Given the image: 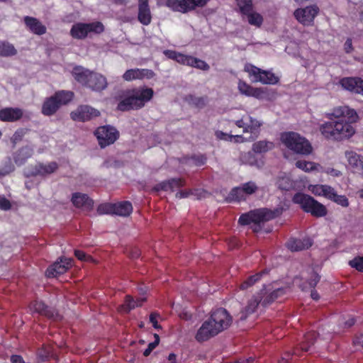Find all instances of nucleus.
Masks as SVG:
<instances>
[{
    "label": "nucleus",
    "instance_id": "obj_1",
    "mask_svg": "<svg viewBox=\"0 0 363 363\" xmlns=\"http://www.w3.org/2000/svg\"><path fill=\"white\" fill-rule=\"evenodd\" d=\"M329 115L334 118H330V121L320 127V131L325 138L342 140L354 134L355 129L352 123H356L359 116L354 109L346 106H339L335 108Z\"/></svg>",
    "mask_w": 363,
    "mask_h": 363
},
{
    "label": "nucleus",
    "instance_id": "obj_2",
    "mask_svg": "<svg viewBox=\"0 0 363 363\" xmlns=\"http://www.w3.org/2000/svg\"><path fill=\"white\" fill-rule=\"evenodd\" d=\"M233 320V316L226 309H215L211 311L209 318L201 324L195 338L199 342L207 341L230 328Z\"/></svg>",
    "mask_w": 363,
    "mask_h": 363
},
{
    "label": "nucleus",
    "instance_id": "obj_3",
    "mask_svg": "<svg viewBox=\"0 0 363 363\" xmlns=\"http://www.w3.org/2000/svg\"><path fill=\"white\" fill-rule=\"evenodd\" d=\"M282 213V208H275L270 210L268 208H259L250 211L248 213L242 214L238 220V223L242 225H250L254 232H259L262 229V225L272 219L279 216Z\"/></svg>",
    "mask_w": 363,
    "mask_h": 363
},
{
    "label": "nucleus",
    "instance_id": "obj_4",
    "mask_svg": "<svg viewBox=\"0 0 363 363\" xmlns=\"http://www.w3.org/2000/svg\"><path fill=\"white\" fill-rule=\"evenodd\" d=\"M153 94V89L151 88L140 87L128 90L117 108L121 111L140 109L152 99Z\"/></svg>",
    "mask_w": 363,
    "mask_h": 363
},
{
    "label": "nucleus",
    "instance_id": "obj_5",
    "mask_svg": "<svg viewBox=\"0 0 363 363\" xmlns=\"http://www.w3.org/2000/svg\"><path fill=\"white\" fill-rule=\"evenodd\" d=\"M281 143L294 152L303 155H308L313 147L308 140L295 132H285L281 134Z\"/></svg>",
    "mask_w": 363,
    "mask_h": 363
},
{
    "label": "nucleus",
    "instance_id": "obj_6",
    "mask_svg": "<svg viewBox=\"0 0 363 363\" xmlns=\"http://www.w3.org/2000/svg\"><path fill=\"white\" fill-rule=\"evenodd\" d=\"M73 96V92L69 91L62 90L55 92L52 96L45 99L42 106V113L46 116L54 115L62 106L72 101Z\"/></svg>",
    "mask_w": 363,
    "mask_h": 363
},
{
    "label": "nucleus",
    "instance_id": "obj_7",
    "mask_svg": "<svg viewBox=\"0 0 363 363\" xmlns=\"http://www.w3.org/2000/svg\"><path fill=\"white\" fill-rule=\"evenodd\" d=\"M293 201L299 204L304 211L310 213L315 217H323L328 213L324 205L315 200L312 196L305 194H296L293 197Z\"/></svg>",
    "mask_w": 363,
    "mask_h": 363
},
{
    "label": "nucleus",
    "instance_id": "obj_8",
    "mask_svg": "<svg viewBox=\"0 0 363 363\" xmlns=\"http://www.w3.org/2000/svg\"><path fill=\"white\" fill-rule=\"evenodd\" d=\"M235 123L238 128L243 129V133H250V140H255L259 136L260 128L262 125V122L250 115L243 116L241 119L236 121Z\"/></svg>",
    "mask_w": 363,
    "mask_h": 363
},
{
    "label": "nucleus",
    "instance_id": "obj_9",
    "mask_svg": "<svg viewBox=\"0 0 363 363\" xmlns=\"http://www.w3.org/2000/svg\"><path fill=\"white\" fill-rule=\"evenodd\" d=\"M245 71L248 72L250 76L254 77V82H261L265 84H275L278 82L279 78L273 73L252 65H247L245 67Z\"/></svg>",
    "mask_w": 363,
    "mask_h": 363
},
{
    "label": "nucleus",
    "instance_id": "obj_10",
    "mask_svg": "<svg viewBox=\"0 0 363 363\" xmlns=\"http://www.w3.org/2000/svg\"><path fill=\"white\" fill-rule=\"evenodd\" d=\"M99 144L101 147H105L113 144L118 138L119 133L116 128L109 125L98 128L95 131Z\"/></svg>",
    "mask_w": 363,
    "mask_h": 363
},
{
    "label": "nucleus",
    "instance_id": "obj_11",
    "mask_svg": "<svg viewBox=\"0 0 363 363\" xmlns=\"http://www.w3.org/2000/svg\"><path fill=\"white\" fill-rule=\"evenodd\" d=\"M257 190L258 186L254 182H248L233 188L228 197L232 201H244L248 196L255 194Z\"/></svg>",
    "mask_w": 363,
    "mask_h": 363
},
{
    "label": "nucleus",
    "instance_id": "obj_12",
    "mask_svg": "<svg viewBox=\"0 0 363 363\" xmlns=\"http://www.w3.org/2000/svg\"><path fill=\"white\" fill-rule=\"evenodd\" d=\"M318 13L319 8L316 5H312L296 9L294 16L302 25L311 26Z\"/></svg>",
    "mask_w": 363,
    "mask_h": 363
},
{
    "label": "nucleus",
    "instance_id": "obj_13",
    "mask_svg": "<svg viewBox=\"0 0 363 363\" xmlns=\"http://www.w3.org/2000/svg\"><path fill=\"white\" fill-rule=\"evenodd\" d=\"M99 115V111L89 106H80L70 113L72 119L77 121H89Z\"/></svg>",
    "mask_w": 363,
    "mask_h": 363
},
{
    "label": "nucleus",
    "instance_id": "obj_14",
    "mask_svg": "<svg viewBox=\"0 0 363 363\" xmlns=\"http://www.w3.org/2000/svg\"><path fill=\"white\" fill-rule=\"evenodd\" d=\"M30 310L41 315H44L50 319L58 320L61 319L60 315L52 308L47 306L43 302L35 301L30 306Z\"/></svg>",
    "mask_w": 363,
    "mask_h": 363
},
{
    "label": "nucleus",
    "instance_id": "obj_15",
    "mask_svg": "<svg viewBox=\"0 0 363 363\" xmlns=\"http://www.w3.org/2000/svg\"><path fill=\"white\" fill-rule=\"evenodd\" d=\"M155 76L152 70L149 69H130L123 74L124 81L130 82L133 80H143L144 79H150Z\"/></svg>",
    "mask_w": 363,
    "mask_h": 363
},
{
    "label": "nucleus",
    "instance_id": "obj_16",
    "mask_svg": "<svg viewBox=\"0 0 363 363\" xmlns=\"http://www.w3.org/2000/svg\"><path fill=\"white\" fill-rule=\"evenodd\" d=\"M340 84L346 90L363 95V79L359 77H344Z\"/></svg>",
    "mask_w": 363,
    "mask_h": 363
},
{
    "label": "nucleus",
    "instance_id": "obj_17",
    "mask_svg": "<svg viewBox=\"0 0 363 363\" xmlns=\"http://www.w3.org/2000/svg\"><path fill=\"white\" fill-rule=\"evenodd\" d=\"M72 266V259L60 258V262H56L46 270L48 277H54L62 274Z\"/></svg>",
    "mask_w": 363,
    "mask_h": 363
},
{
    "label": "nucleus",
    "instance_id": "obj_18",
    "mask_svg": "<svg viewBox=\"0 0 363 363\" xmlns=\"http://www.w3.org/2000/svg\"><path fill=\"white\" fill-rule=\"evenodd\" d=\"M289 288L287 287H279V288H274L272 287V289H267L264 286L262 290H261V293L264 294V296L263 297V300L262 302V305L264 306H266L270 303H272L273 301H274L277 298L279 297L283 296L285 294L286 290H289Z\"/></svg>",
    "mask_w": 363,
    "mask_h": 363
},
{
    "label": "nucleus",
    "instance_id": "obj_19",
    "mask_svg": "<svg viewBox=\"0 0 363 363\" xmlns=\"http://www.w3.org/2000/svg\"><path fill=\"white\" fill-rule=\"evenodd\" d=\"M23 111L19 108H4L0 110V120L4 122H15L22 118Z\"/></svg>",
    "mask_w": 363,
    "mask_h": 363
},
{
    "label": "nucleus",
    "instance_id": "obj_20",
    "mask_svg": "<svg viewBox=\"0 0 363 363\" xmlns=\"http://www.w3.org/2000/svg\"><path fill=\"white\" fill-rule=\"evenodd\" d=\"M263 297L259 295L253 296L247 301V305L241 310L240 313V320H245L252 313H255L259 303H262Z\"/></svg>",
    "mask_w": 363,
    "mask_h": 363
},
{
    "label": "nucleus",
    "instance_id": "obj_21",
    "mask_svg": "<svg viewBox=\"0 0 363 363\" xmlns=\"http://www.w3.org/2000/svg\"><path fill=\"white\" fill-rule=\"evenodd\" d=\"M138 18L145 26H147L151 23L152 15L148 5V0H139Z\"/></svg>",
    "mask_w": 363,
    "mask_h": 363
},
{
    "label": "nucleus",
    "instance_id": "obj_22",
    "mask_svg": "<svg viewBox=\"0 0 363 363\" xmlns=\"http://www.w3.org/2000/svg\"><path fill=\"white\" fill-rule=\"evenodd\" d=\"M58 169V164L55 162H51L47 164H44L43 163L37 164L34 170L29 173L30 176H43L45 177L52 173H54Z\"/></svg>",
    "mask_w": 363,
    "mask_h": 363
},
{
    "label": "nucleus",
    "instance_id": "obj_23",
    "mask_svg": "<svg viewBox=\"0 0 363 363\" xmlns=\"http://www.w3.org/2000/svg\"><path fill=\"white\" fill-rule=\"evenodd\" d=\"M107 81L105 77L101 74L93 72L91 77L89 78L87 87L93 91H100L107 87Z\"/></svg>",
    "mask_w": 363,
    "mask_h": 363
},
{
    "label": "nucleus",
    "instance_id": "obj_24",
    "mask_svg": "<svg viewBox=\"0 0 363 363\" xmlns=\"http://www.w3.org/2000/svg\"><path fill=\"white\" fill-rule=\"evenodd\" d=\"M72 202L75 207L82 208L86 210H91L94 204L93 200L86 194L79 192L72 194Z\"/></svg>",
    "mask_w": 363,
    "mask_h": 363
},
{
    "label": "nucleus",
    "instance_id": "obj_25",
    "mask_svg": "<svg viewBox=\"0 0 363 363\" xmlns=\"http://www.w3.org/2000/svg\"><path fill=\"white\" fill-rule=\"evenodd\" d=\"M345 155L351 167L363 176V157L352 150L345 151Z\"/></svg>",
    "mask_w": 363,
    "mask_h": 363
},
{
    "label": "nucleus",
    "instance_id": "obj_26",
    "mask_svg": "<svg viewBox=\"0 0 363 363\" xmlns=\"http://www.w3.org/2000/svg\"><path fill=\"white\" fill-rule=\"evenodd\" d=\"M24 23L26 27L34 34L41 35L46 33L47 28L36 18L30 16L24 17Z\"/></svg>",
    "mask_w": 363,
    "mask_h": 363
},
{
    "label": "nucleus",
    "instance_id": "obj_27",
    "mask_svg": "<svg viewBox=\"0 0 363 363\" xmlns=\"http://www.w3.org/2000/svg\"><path fill=\"white\" fill-rule=\"evenodd\" d=\"M287 247L291 251H301L309 248L312 242L310 238L290 239L287 242Z\"/></svg>",
    "mask_w": 363,
    "mask_h": 363
},
{
    "label": "nucleus",
    "instance_id": "obj_28",
    "mask_svg": "<svg viewBox=\"0 0 363 363\" xmlns=\"http://www.w3.org/2000/svg\"><path fill=\"white\" fill-rule=\"evenodd\" d=\"M72 73L78 82L87 86L89 78L91 77V74H93V72L81 66H77L73 69Z\"/></svg>",
    "mask_w": 363,
    "mask_h": 363
},
{
    "label": "nucleus",
    "instance_id": "obj_29",
    "mask_svg": "<svg viewBox=\"0 0 363 363\" xmlns=\"http://www.w3.org/2000/svg\"><path fill=\"white\" fill-rule=\"evenodd\" d=\"M166 6L174 11L184 13L191 11L189 0H167Z\"/></svg>",
    "mask_w": 363,
    "mask_h": 363
},
{
    "label": "nucleus",
    "instance_id": "obj_30",
    "mask_svg": "<svg viewBox=\"0 0 363 363\" xmlns=\"http://www.w3.org/2000/svg\"><path fill=\"white\" fill-rule=\"evenodd\" d=\"M146 297L143 296L135 300L131 296H125V303L121 306V310L125 313H129L136 307L141 306L143 303L146 301Z\"/></svg>",
    "mask_w": 363,
    "mask_h": 363
},
{
    "label": "nucleus",
    "instance_id": "obj_31",
    "mask_svg": "<svg viewBox=\"0 0 363 363\" xmlns=\"http://www.w3.org/2000/svg\"><path fill=\"white\" fill-rule=\"evenodd\" d=\"M70 35L76 39H84L88 36L86 23H77L72 26Z\"/></svg>",
    "mask_w": 363,
    "mask_h": 363
},
{
    "label": "nucleus",
    "instance_id": "obj_32",
    "mask_svg": "<svg viewBox=\"0 0 363 363\" xmlns=\"http://www.w3.org/2000/svg\"><path fill=\"white\" fill-rule=\"evenodd\" d=\"M133 211V206L129 201L114 203V214L120 216H128Z\"/></svg>",
    "mask_w": 363,
    "mask_h": 363
},
{
    "label": "nucleus",
    "instance_id": "obj_33",
    "mask_svg": "<svg viewBox=\"0 0 363 363\" xmlns=\"http://www.w3.org/2000/svg\"><path fill=\"white\" fill-rule=\"evenodd\" d=\"M267 273L268 272L267 270H264L256 274L250 276L240 285V289L241 290H247L250 289L258 282L263 275L267 274Z\"/></svg>",
    "mask_w": 363,
    "mask_h": 363
},
{
    "label": "nucleus",
    "instance_id": "obj_34",
    "mask_svg": "<svg viewBox=\"0 0 363 363\" xmlns=\"http://www.w3.org/2000/svg\"><path fill=\"white\" fill-rule=\"evenodd\" d=\"M33 152V149L28 146L22 147L18 150L14 157L15 162L18 165L23 164L28 158L32 156Z\"/></svg>",
    "mask_w": 363,
    "mask_h": 363
},
{
    "label": "nucleus",
    "instance_id": "obj_35",
    "mask_svg": "<svg viewBox=\"0 0 363 363\" xmlns=\"http://www.w3.org/2000/svg\"><path fill=\"white\" fill-rule=\"evenodd\" d=\"M318 337V334L311 331L304 336V340L301 344V349L304 352L310 351L311 347L314 345Z\"/></svg>",
    "mask_w": 363,
    "mask_h": 363
},
{
    "label": "nucleus",
    "instance_id": "obj_36",
    "mask_svg": "<svg viewBox=\"0 0 363 363\" xmlns=\"http://www.w3.org/2000/svg\"><path fill=\"white\" fill-rule=\"evenodd\" d=\"M17 50L14 46L6 41H0V56L11 57L16 55Z\"/></svg>",
    "mask_w": 363,
    "mask_h": 363
},
{
    "label": "nucleus",
    "instance_id": "obj_37",
    "mask_svg": "<svg viewBox=\"0 0 363 363\" xmlns=\"http://www.w3.org/2000/svg\"><path fill=\"white\" fill-rule=\"evenodd\" d=\"M273 147V143L267 140H259L253 144L252 150L256 153H262L272 150Z\"/></svg>",
    "mask_w": 363,
    "mask_h": 363
},
{
    "label": "nucleus",
    "instance_id": "obj_38",
    "mask_svg": "<svg viewBox=\"0 0 363 363\" xmlns=\"http://www.w3.org/2000/svg\"><path fill=\"white\" fill-rule=\"evenodd\" d=\"M309 190L316 196H324L328 198L332 187L328 185H313L309 186Z\"/></svg>",
    "mask_w": 363,
    "mask_h": 363
},
{
    "label": "nucleus",
    "instance_id": "obj_39",
    "mask_svg": "<svg viewBox=\"0 0 363 363\" xmlns=\"http://www.w3.org/2000/svg\"><path fill=\"white\" fill-rule=\"evenodd\" d=\"M328 199L342 207H347L350 204L348 199L345 195L337 194L333 188H332Z\"/></svg>",
    "mask_w": 363,
    "mask_h": 363
},
{
    "label": "nucleus",
    "instance_id": "obj_40",
    "mask_svg": "<svg viewBox=\"0 0 363 363\" xmlns=\"http://www.w3.org/2000/svg\"><path fill=\"white\" fill-rule=\"evenodd\" d=\"M236 4L240 13L246 15L253 10V4L252 0H236Z\"/></svg>",
    "mask_w": 363,
    "mask_h": 363
},
{
    "label": "nucleus",
    "instance_id": "obj_41",
    "mask_svg": "<svg viewBox=\"0 0 363 363\" xmlns=\"http://www.w3.org/2000/svg\"><path fill=\"white\" fill-rule=\"evenodd\" d=\"M296 167L300 169H302L306 172H311L317 169L319 166L313 162H308L305 160H298L295 164Z\"/></svg>",
    "mask_w": 363,
    "mask_h": 363
},
{
    "label": "nucleus",
    "instance_id": "obj_42",
    "mask_svg": "<svg viewBox=\"0 0 363 363\" xmlns=\"http://www.w3.org/2000/svg\"><path fill=\"white\" fill-rule=\"evenodd\" d=\"M245 16H247L248 23L252 26L260 27L263 23L262 16L257 12H253L252 11Z\"/></svg>",
    "mask_w": 363,
    "mask_h": 363
},
{
    "label": "nucleus",
    "instance_id": "obj_43",
    "mask_svg": "<svg viewBox=\"0 0 363 363\" xmlns=\"http://www.w3.org/2000/svg\"><path fill=\"white\" fill-rule=\"evenodd\" d=\"M87 32L89 33L100 34L104 31V26L99 21L86 23Z\"/></svg>",
    "mask_w": 363,
    "mask_h": 363
},
{
    "label": "nucleus",
    "instance_id": "obj_44",
    "mask_svg": "<svg viewBox=\"0 0 363 363\" xmlns=\"http://www.w3.org/2000/svg\"><path fill=\"white\" fill-rule=\"evenodd\" d=\"M97 213L102 214H114V203H102L97 208Z\"/></svg>",
    "mask_w": 363,
    "mask_h": 363
},
{
    "label": "nucleus",
    "instance_id": "obj_45",
    "mask_svg": "<svg viewBox=\"0 0 363 363\" xmlns=\"http://www.w3.org/2000/svg\"><path fill=\"white\" fill-rule=\"evenodd\" d=\"M167 182L168 190L174 191V189L179 188L184 185V182L180 178H174L169 179Z\"/></svg>",
    "mask_w": 363,
    "mask_h": 363
},
{
    "label": "nucleus",
    "instance_id": "obj_46",
    "mask_svg": "<svg viewBox=\"0 0 363 363\" xmlns=\"http://www.w3.org/2000/svg\"><path fill=\"white\" fill-rule=\"evenodd\" d=\"M350 265L359 272H363V256L357 257L349 262Z\"/></svg>",
    "mask_w": 363,
    "mask_h": 363
},
{
    "label": "nucleus",
    "instance_id": "obj_47",
    "mask_svg": "<svg viewBox=\"0 0 363 363\" xmlns=\"http://www.w3.org/2000/svg\"><path fill=\"white\" fill-rule=\"evenodd\" d=\"M191 103L197 107H204L207 102V97H193L191 96Z\"/></svg>",
    "mask_w": 363,
    "mask_h": 363
},
{
    "label": "nucleus",
    "instance_id": "obj_48",
    "mask_svg": "<svg viewBox=\"0 0 363 363\" xmlns=\"http://www.w3.org/2000/svg\"><path fill=\"white\" fill-rule=\"evenodd\" d=\"M26 133V129L21 128L17 130L11 138L12 142L13 143H17L18 142L21 141Z\"/></svg>",
    "mask_w": 363,
    "mask_h": 363
},
{
    "label": "nucleus",
    "instance_id": "obj_49",
    "mask_svg": "<svg viewBox=\"0 0 363 363\" xmlns=\"http://www.w3.org/2000/svg\"><path fill=\"white\" fill-rule=\"evenodd\" d=\"M252 86L246 84L245 82L240 81L238 83V89L240 93L247 96L250 95V93L252 91Z\"/></svg>",
    "mask_w": 363,
    "mask_h": 363
},
{
    "label": "nucleus",
    "instance_id": "obj_50",
    "mask_svg": "<svg viewBox=\"0 0 363 363\" xmlns=\"http://www.w3.org/2000/svg\"><path fill=\"white\" fill-rule=\"evenodd\" d=\"M209 0H189L191 11L196 7L204 6Z\"/></svg>",
    "mask_w": 363,
    "mask_h": 363
},
{
    "label": "nucleus",
    "instance_id": "obj_51",
    "mask_svg": "<svg viewBox=\"0 0 363 363\" xmlns=\"http://www.w3.org/2000/svg\"><path fill=\"white\" fill-rule=\"evenodd\" d=\"M75 256L82 261L91 262L93 260L91 256L86 255L83 251L76 250L74 251Z\"/></svg>",
    "mask_w": 363,
    "mask_h": 363
},
{
    "label": "nucleus",
    "instance_id": "obj_52",
    "mask_svg": "<svg viewBox=\"0 0 363 363\" xmlns=\"http://www.w3.org/2000/svg\"><path fill=\"white\" fill-rule=\"evenodd\" d=\"M194 67L203 71H208L210 69V66L205 61L199 58L196 60Z\"/></svg>",
    "mask_w": 363,
    "mask_h": 363
},
{
    "label": "nucleus",
    "instance_id": "obj_53",
    "mask_svg": "<svg viewBox=\"0 0 363 363\" xmlns=\"http://www.w3.org/2000/svg\"><path fill=\"white\" fill-rule=\"evenodd\" d=\"M319 281L320 276L317 273L313 272L311 274L310 280L308 281V284L310 285V286L314 288Z\"/></svg>",
    "mask_w": 363,
    "mask_h": 363
},
{
    "label": "nucleus",
    "instance_id": "obj_54",
    "mask_svg": "<svg viewBox=\"0 0 363 363\" xmlns=\"http://www.w3.org/2000/svg\"><path fill=\"white\" fill-rule=\"evenodd\" d=\"M160 316L157 313H152L150 315V322L152 324V326L155 329L160 328V325L158 324L157 318Z\"/></svg>",
    "mask_w": 363,
    "mask_h": 363
},
{
    "label": "nucleus",
    "instance_id": "obj_55",
    "mask_svg": "<svg viewBox=\"0 0 363 363\" xmlns=\"http://www.w3.org/2000/svg\"><path fill=\"white\" fill-rule=\"evenodd\" d=\"M192 160L196 165L200 166L205 164L206 157L203 155H195L192 157Z\"/></svg>",
    "mask_w": 363,
    "mask_h": 363
},
{
    "label": "nucleus",
    "instance_id": "obj_56",
    "mask_svg": "<svg viewBox=\"0 0 363 363\" xmlns=\"http://www.w3.org/2000/svg\"><path fill=\"white\" fill-rule=\"evenodd\" d=\"M166 181H163L157 184H156L153 188L152 191H168V186Z\"/></svg>",
    "mask_w": 363,
    "mask_h": 363
},
{
    "label": "nucleus",
    "instance_id": "obj_57",
    "mask_svg": "<svg viewBox=\"0 0 363 363\" xmlns=\"http://www.w3.org/2000/svg\"><path fill=\"white\" fill-rule=\"evenodd\" d=\"M228 138H230V141H232L233 139L234 142L236 143H242L247 142L248 140L250 141V138L247 139V138H244L242 135H230V136H228Z\"/></svg>",
    "mask_w": 363,
    "mask_h": 363
},
{
    "label": "nucleus",
    "instance_id": "obj_58",
    "mask_svg": "<svg viewBox=\"0 0 363 363\" xmlns=\"http://www.w3.org/2000/svg\"><path fill=\"white\" fill-rule=\"evenodd\" d=\"M11 208V203L9 200L5 198L0 197V208L8 210Z\"/></svg>",
    "mask_w": 363,
    "mask_h": 363
},
{
    "label": "nucleus",
    "instance_id": "obj_59",
    "mask_svg": "<svg viewBox=\"0 0 363 363\" xmlns=\"http://www.w3.org/2000/svg\"><path fill=\"white\" fill-rule=\"evenodd\" d=\"M164 54L169 58L177 61L179 52L173 50H165Z\"/></svg>",
    "mask_w": 363,
    "mask_h": 363
},
{
    "label": "nucleus",
    "instance_id": "obj_60",
    "mask_svg": "<svg viewBox=\"0 0 363 363\" xmlns=\"http://www.w3.org/2000/svg\"><path fill=\"white\" fill-rule=\"evenodd\" d=\"M344 48L347 53H350L353 50L352 40L350 38L347 39L345 41Z\"/></svg>",
    "mask_w": 363,
    "mask_h": 363
},
{
    "label": "nucleus",
    "instance_id": "obj_61",
    "mask_svg": "<svg viewBox=\"0 0 363 363\" xmlns=\"http://www.w3.org/2000/svg\"><path fill=\"white\" fill-rule=\"evenodd\" d=\"M187 57H188L187 55H184V54L179 52V55H178L177 59V62L182 65H185Z\"/></svg>",
    "mask_w": 363,
    "mask_h": 363
},
{
    "label": "nucleus",
    "instance_id": "obj_62",
    "mask_svg": "<svg viewBox=\"0 0 363 363\" xmlns=\"http://www.w3.org/2000/svg\"><path fill=\"white\" fill-rule=\"evenodd\" d=\"M196 60H197L196 57H194L191 56V55H188V57H187V60L186 61V65H188V66L194 67L195 63L196 62Z\"/></svg>",
    "mask_w": 363,
    "mask_h": 363
},
{
    "label": "nucleus",
    "instance_id": "obj_63",
    "mask_svg": "<svg viewBox=\"0 0 363 363\" xmlns=\"http://www.w3.org/2000/svg\"><path fill=\"white\" fill-rule=\"evenodd\" d=\"M353 342H354V345H359L363 347V334H360V335H357L354 338Z\"/></svg>",
    "mask_w": 363,
    "mask_h": 363
},
{
    "label": "nucleus",
    "instance_id": "obj_64",
    "mask_svg": "<svg viewBox=\"0 0 363 363\" xmlns=\"http://www.w3.org/2000/svg\"><path fill=\"white\" fill-rule=\"evenodd\" d=\"M191 194L189 191H181L176 194V197L179 199L186 198Z\"/></svg>",
    "mask_w": 363,
    "mask_h": 363
}]
</instances>
